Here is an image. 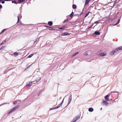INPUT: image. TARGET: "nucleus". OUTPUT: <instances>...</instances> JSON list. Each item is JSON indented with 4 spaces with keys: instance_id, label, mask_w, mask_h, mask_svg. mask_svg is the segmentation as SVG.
I'll return each instance as SVG.
<instances>
[{
    "instance_id": "1",
    "label": "nucleus",
    "mask_w": 122,
    "mask_h": 122,
    "mask_svg": "<svg viewBox=\"0 0 122 122\" xmlns=\"http://www.w3.org/2000/svg\"><path fill=\"white\" fill-rule=\"evenodd\" d=\"M118 50H122V46L119 47L116 49L115 50H113L110 53L111 55H113Z\"/></svg>"
},
{
    "instance_id": "2",
    "label": "nucleus",
    "mask_w": 122,
    "mask_h": 122,
    "mask_svg": "<svg viewBox=\"0 0 122 122\" xmlns=\"http://www.w3.org/2000/svg\"><path fill=\"white\" fill-rule=\"evenodd\" d=\"M108 101H107L106 100H104L102 102V103L103 105L107 106L108 104V102H107Z\"/></svg>"
},
{
    "instance_id": "3",
    "label": "nucleus",
    "mask_w": 122,
    "mask_h": 122,
    "mask_svg": "<svg viewBox=\"0 0 122 122\" xmlns=\"http://www.w3.org/2000/svg\"><path fill=\"white\" fill-rule=\"evenodd\" d=\"M72 100V95L71 94L70 95V96L69 97L68 102L67 105H68L71 102Z\"/></svg>"
},
{
    "instance_id": "4",
    "label": "nucleus",
    "mask_w": 122,
    "mask_h": 122,
    "mask_svg": "<svg viewBox=\"0 0 122 122\" xmlns=\"http://www.w3.org/2000/svg\"><path fill=\"white\" fill-rule=\"evenodd\" d=\"M110 96V95H107L105 97V100L107 101H109V97Z\"/></svg>"
},
{
    "instance_id": "5",
    "label": "nucleus",
    "mask_w": 122,
    "mask_h": 122,
    "mask_svg": "<svg viewBox=\"0 0 122 122\" xmlns=\"http://www.w3.org/2000/svg\"><path fill=\"white\" fill-rule=\"evenodd\" d=\"M80 117V116L78 115L77 116H76V117L74 118L73 119L76 122L79 119Z\"/></svg>"
},
{
    "instance_id": "6",
    "label": "nucleus",
    "mask_w": 122,
    "mask_h": 122,
    "mask_svg": "<svg viewBox=\"0 0 122 122\" xmlns=\"http://www.w3.org/2000/svg\"><path fill=\"white\" fill-rule=\"evenodd\" d=\"M62 35L63 36L69 35V34L67 32H64L62 34Z\"/></svg>"
},
{
    "instance_id": "7",
    "label": "nucleus",
    "mask_w": 122,
    "mask_h": 122,
    "mask_svg": "<svg viewBox=\"0 0 122 122\" xmlns=\"http://www.w3.org/2000/svg\"><path fill=\"white\" fill-rule=\"evenodd\" d=\"M106 54L105 53H102L99 54V55L101 56H106Z\"/></svg>"
},
{
    "instance_id": "8",
    "label": "nucleus",
    "mask_w": 122,
    "mask_h": 122,
    "mask_svg": "<svg viewBox=\"0 0 122 122\" xmlns=\"http://www.w3.org/2000/svg\"><path fill=\"white\" fill-rule=\"evenodd\" d=\"M48 24L50 26H51L53 24L52 22V21H49L48 22Z\"/></svg>"
},
{
    "instance_id": "9",
    "label": "nucleus",
    "mask_w": 122,
    "mask_h": 122,
    "mask_svg": "<svg viewBox=\"0 0 122 122\" xmlns=\"http://www.w3.org/2000/svg\"><path fill=\"white\" fill-rule=\"evenodd\" d=\"M88 111L90 112H92L93 111V108H90L89 109Z\"/></svg>"
},
{
    "instance_id": "10",
    "label": "nucleus",
    "mask_w": 122,
    "mask_h": 122,
    "mask_svg": "<svg viewBox=\"0 0 122 122\" xmlns=\"http://www.w3.org/2000/svg\"><path fill=\"white\" fill-rule=\"evenodd\" d=\"M94 34L97 35H99L100 34V33L99 32L96 31L94 32Z\"/></svg>"
},
{
    "instance_id": "11",
    "label": "nucleus",
    "mask_w": 122,
    "mask_h": 122,
    "mask_svg": "<svg viewBox=\"0 0 122 122\" xmlns=\"http://www.w3.org/2000/svg\"><path fill=\"white\" fill-rule=\"evenodd\" d=\"M14 54L15 56H18V52H15L14 53Z\"/></svg>"
},
{
    "instance_id": "12",
    "label": "nucleus",
    "mask_w": 122,
    "mask_h": 122,
    "mask_svg": "<svg viewBox=\"0 0 122 122\" xmlns=\"http://www.w3.org/2000/svg\"><path fill=\"white\" fill-rule=\"evenodd\" d=\"M32 84V82H31L29 83V84H27V86H31Z\"/></svg>"
},
{
    "instance_id": "13",
    "label": "nucleus",
    "mask_w": 122,
    "mask_h": 122,
    "mask_svg": "<svg viewBox=\"0 0 122 122\" xmlns=\"http://www.w3.org/2000/svg\"><path fill=\"white\" fill-rule=\"evenodd\" d=\"M15 110V109H14V108H13L9 112H8V114H10L11 112L13 111H14Z\"/></svg>"
},
{
    "instance_id": "14",
    "label": "nucleus",
    "mask_w": 122,
    "mask_h": 122,
    "mask_svg": "<svg viewBox=\"0 0 122 122\" xmlns=\"http://www.w3.org/2000/svg\"><path fill=\"white\" fill-rule=\"evenodd\" d=\"M42 92V91H41L40 90V91L37 94V95L39 96L41 94V93Z\"/></svg>"
},
{
    "instance_id": "15",
    "label": "nucleus",
    "mask_w": 122,
    "mask_h": 122,
    "mask_svg": "<svg viewBox=\"0 0 122 122\" xmlns=\"http://www.w3.org/2000/svg\"><path fill=\"white\" fill-rule=\"evenodd\" d=\"M25 0H19L18 3H20L23 2Z\"/></svg>"
},
{
    "instance_id": "16",
    "label": "nucleus",
    "mask_w": 122,
    "mask_h": 122,
    "mask_svg": "<svg viewBox=\"0 0 122 122\" xmlns=\"http://www.w3.org/2000/svg\"><path fill=\"white\" fill-rule=\"evenodd\" d=\"M41 79V78H40L38 79H37L36 80V82H39L40 80Z\"/></svg>"
},
{
    "instance_id": "17",
    "label": "nucleus",
    "mask_w": 122,
    "mask_h": 122,
    "mask_svg": "<svg viewBox=\"0 0 122 122\" xmlns=\"http://www.w3.org/2000/svg\"><path fill=\"white\" fill-rule=\"evenodd\" d=\"M33 54H31L29 55L27 57V58H30L33 56Z\"/></svg>"
},
{
    "instance_id": "18",
    "label": "nucleus",
    "mask_w": 122,
    "mask_h": 122,
    "mask_svg": "<svg viewBox=\"0 0 122 122\" xmlns=\"http://www.w3.org/2000/svg\"><path fill=\"white\" fill-rule=\"evenodd\" d=\"M76 6L75 5L73 4V9H75L76 8Z\"/></svg>"
},
{
    "instance_id": "19",
    "label": "nucleus",
    "mask_w": 122,
    "mask_h": 122,
    "mask_svg": "<svg viewBox=\"0 0 122 122\" xmlns=\"http://www.w3.org/2000/svg\"><path fill=\"white\" fill-rule=\"evenodd\" d=\"M6 30V29H3V30L0 33V34H2V33L4 32L5 30Z\"/></svg>"
},
{
    "instance_id": "20",
    "label": "nucleus",
    "mask_w": 122,
    "mask_h": 122,
    "mask_svg": "<svg viewBox=\"0 0 122 122\" xmlns=\"http://www.w3.org/2000/svg\"><path fill=\"white\" fill-rule=\"evenodd\" d=\"M60 106H61V105H59L58 106H57L55 107V109H57V108L59 107H60Z\"/></svg>"
},
{
    "instance_id": "21",
    "label": "nucleus",
    "mask_w": 122,
    "mask_h": 122,
    "mask_svg": "<svg viewBox=\"0 0 122 122\" xmlns=\"http://www.w3.org/2000/svg\"><path fill=\"white\" fill-rule=\"evenodd\" d=\"M19 105H18L16 106L14 108V109H15V110L17 108H18L19 107Z\"/></svg>"
},
{
    "instance_id": "22",
    "label": "nucleus",
    "mask_w": 122,
    "mask_h": 122,
    "mask_svg": "<svg viewBox=\"0 0 122 122\" xmlns=\"http://www.w3.org/2000/svg\"><path fill=\"white\" fill-rule=\"evenodd\" d=\"M78 52H77L76 53H75L74 54H73L72 55V56L73 57V56H75L77 54H78Z\"/></svg>"
},
{
    "instance_id": "23",
    "label": "nucleus",
    "mask_w": 122,
    "mask_h": 122,
    "mask_svg": "<svg viewBox=\"0 0 122 122\" xmlns=\"http://www.w3.org/2000/svg\"><path fill=\"white\" fill-rule=\"evenodd\" d=\"M73 14H74V13H73V12H72L71 13V14L69 15V16H70V17H72L73 15Z\"/></svg>"
},
{
    "instance_id": "24",
    "label": "nucleus",
    "mask_w": 122,
    "mask_h": 122,
    "mask_svg": "<svg viewBox=\"0 0 122 122\" xmlns=\"http://www.w3.org/2000/svg\"><path fill=\"white\" fill-rule=\"evenodd\" d=\"M120 19H119L118 20L117 23H116V24H115L114 25H117V24H118L120 22Z\"/></svg>"
},
{
    "instance_id": "25",
    "label": "nucleus",
    "mask_w": 122,
    "mask_h": 122,
    "mask_svg": "<svg viewBox=\"0 0 122 122\" xmlns=\"http://www.w3.org/2000/svg\"><path fill=\"white\" fill-rule=\"evenodd\" d=\"M120 19H119L118 20L117 23H116V24H115L114 25H117V24H118L120 22Z\"/></svg>"
},
{
    "instance_id": "26",
    "label": "nucleus",
    "mask_w": 122,
    "mask_h": 122,
    "mask_svg": "<svg viewBox=\"0 0 122 122\" xmlns=\"http://www.w3.org/2000/svg\"><path fill=\"white\" fill-rule=\"evenodd\" d=\"M90 13V12H89L87 14H86V15H85V17H86L87 16H88V15L89 14V13Z\"/></svg>"
},
{
    "instance_id": "27",
    "label": "nucleus",
    "mask_w": 122,
    "mask_h": 122,
    "mask_svg": "<svg viewBox=\"0 0 122 122\" xmlns=\"http://www.w3.org/2000/svg\"><path fill=\"white\" fill-rule=\"evenodd\" d=\"M90 0H88V2H87V0H86V1L85 2V5H87V4H88V2Z\"/></svg>"
},
{
    "instance_id": "28",
    "label": "nucleus",
    "mask_w": 122,
    "mask_h": 122,
    "mask_svg": "<svg viewBox=\"0 0 122 122\" xmlns=\"http://www.w3.org/2000/svg\"><path fill=\"white\" fill-rule=\"evenodd\" d=\"M12 3H13L17 4V3L16 2V1L15 0H13L12 1Z\"/></svg>"
},
{
    "instance_id": "29",
    "label": "nucleus",
    "mask_w": 122,
    "mask_h": 122,
    "mask_svg": "<svg viewBox=\"0 0 122 122\" xmlns=\"http://www.w3.org/2000/svg\"><path fill=\"white\" fill-rule=\"evenodd\" d=\"M6 42V41H3L1 43V45L4 44V43H5Z\"/></svg>"
},
{
    "instance_id": "30",
    "label": "nucleus",
    "mask_w": 122,
    "mask_h": 122,
    "mask_svg": "<svg viewBox=\"0 0 122 122\" xmlns=\"http://www.w3.org/2000/svg\"><path fill=\"white\" fill-rule=\"evenodd\" d=\"M64 98L63 99V100L62 101V102H61V104H59V105H61H61L63 104V101H64Z\"/></svg>"
},
{
    "instance_id": "31",
    "label": "nucleus",
    "mask_w": 122,
    "mask_h": 122,
    "mask_svg": "<svg viewBox=\"0 0 122 122\" xmlns=\"http://www.w3.org/2000/svg\"><path fill=\"white\" fill-rule=\"evenodd\" d=\"M84 55H87V52H86L84 53Z\"/></svg>"
},
{
    "instance_id": "32",
    "label": "nucleus",
    "mask_w": 122,
    "mask_h": 122,
    "mask_svg": "<svg viewBox=\"0 0 122 122\" xmlns=\"http://www.w3.org/2000/svg\"><path fill=\"white\" fill-rule=\"evenodd\" d=\"M65 27H61L59 28V29H63Z\"/></svg>"
},
{
    "instance_id": "33",
    "label": "nucleus",
    "mask_w": 122,
    "mask_h": 122,
    "mask_svg": "<svg viewBox=\"0 0 122 122\" xmlns=\"http://www.w3.org/2000/svg\"><path fill=\"white\" fill-rule=\"evenodd\" d=\"M98 23H99V22L97 21H95L94 23H95V24H98Z\"/></svg>"
},
{
    "instance_id": "34",
    "label": "nucleus",
    "mask_w": 122,
    "mask_h": 122,
    "mask_svg": "<svg viewBox=\"0 0 122 122\" xmlns=\"http://www.w3.org/2000/svg\"><path fill=\"white\" fill-rule=\"evenodd\" d=\"M19 17H18V21H17V23H19Z\"/></svg>"
},
{
    "instance_id": "35",
    "label": "nucleus",
    "mask_w": 122,
    "mask_h": 122,
    "mask_svg": "<svg viewBox=\"0 0 122 122\" xmlns=\"http://www.w3.org/2000/svg\"><path fill=\"white\" fill-rule=\"evenodd\" d=\"M68 21V20L67 19L66 20H65L63 22L65 23V22H67Z\"/></svg>"
},
{
    "instance_id": "36",
    "label": "nucleus",
    "mask_w": 122,
    "mask_h": 122,
    "mask_svg": "<svg viewBox=\"0 0 122 122\" xmlns=\"http://www.w3.org/2000/svg\"><path fill=\"white\" fill-rule=\"evenodd\" d=\"M76 121H75L74 119H73V120L71 122H76Z\"/></svg>"
},
{
    "instance_id": "37",
    "label": "nucleus",
    "mask_w": 122,
    "mask_h": 122,
    "mask_svg": "<svg viewBox=\"0 0 122 122\" xmlns=\"http://www.w3.org/2000/svg\"><path fill=\"white\" fill-rule=\"evenodd\" d=\"M76 121H75L74 119H73V120L71 122H76Z\"/></svg>"
},
{
    "instance_id": "38",
    "label": "nucleus",
    "mask_w": 122,
    "mask_h": 122,
    "mask_svg": "<svg viewBox=\"0 0 122 122\" xmlns=\"http://www.w3.org/2000/svg\"><path fill=\"white\" fill-rule=\"evenodd\" d=\"M4 48V46H2V47H1L0 48V50H1V49H3Z\"/></svg>"
},
{
    "instance_id": "39",
    "label": "nucleus",
    "mask_w": 122,
    "mask_h": 122,
    "mask_svg": "<svg viewBox=\"0 0 122 122\" xmlns=\"http://www.w3.org/2000/svg\"><path fill=\"white\" fill-rule=\"evenodd\" d=\"M2 5H1L0 4V8H2Z\"/></svg>"
},
{
    "instance_id": "40",
    "label": "nucleus",
    "mask_w": 122,
    "mask_h": 122,
    "mask_svg": "<svg viewBox=\"0 0 122 122\" xmlns=\"http://www.w3.org/2000/svg\"><path fill=\"white\" fill-rule=\"evenodd\" d=\"M5 1H2V3L3 4H4L5 3Z\"/></svg>"
},
{
    "instance_id": "41",
    "label": "nucleus",
    "mask_w": 122,
    "mask_h": 122,
    "mask_svg": "<svg viewBox=\"0 0 122 122\" xmlns=\"http://www.w3.org/2000/svg\"><path fill=\"white\" fill-rule=\"evenodd\" d=\"M55 109V107L52 108L51 109H50V110H53V109Z\"/></svg>"
},
{
    "instance_id": "42",
    "label": "nucleus",
    "mask_w": 122,
    "mask_h": 122,
    "mask_svg": "<svg viewBox=\"0 0 122 122\" xmlns=\"http://www.w3.org/2000/svg\"><path fill=\"white\" fill-rule=\"evenodd\" d=\"M117 98H116V99H115V100H114V101L115 102H117Z\"/></svg>"
},
{
    "instance_id": "43",
    "label": "nucleus",
    "mask_w": 122,
    "mask_h": 122,
    "mask_svg": "<svg viewBox=\"0 0 122 122\" xmlns=\"http://www.w3.org/2000/svg\"><path fill=\"white\" fill-rule=\"evenodd\" d=\"M11 0H4L5 1H9Z\"/></svg>"
},
{
    "instance_id": "44",
    "label": "nucleus",
    "mask_w": 122,
    "mask_h": 122,
    "mask_svg": "<svg viewBox=\"0 0 122 122\" xmlns=\"http://www.w3.org/2000/svg\"><path fill=\"white\" fill-rule=\"evenodd\" d=\"M16 103V101H14V104H15Z\"/></svg>"
},
{
    "instance_id": "45",
    "label": "nucleus",
    "mask_w": 122,
    "mask_h": 122,
    "mask_svg": "<svg viewBox=\"0 0 122 122\" xmlns=\"http://www.w3.org/2000/svg\"><path fill=\"white\" fill-rule=\"evenodd\" d=\"M46 26L47 27H48V28H51V27H49V26Z\"/></svg>"
},
{
    "instance_id": "46",
    "label": "nucleus",
    "mask_w": 122,
    "mask_h": 122,
    "mask_svg": "<svg viewBox=\"0 0 122 122\" xmlns=\"http://www.w3.org/2000/svg\"><path fill=\"white\" fill-rule=\"evenodd\" d=\"M91 27H92V26H90V27H89V28H88V29H89L91 28Z\"/></svg>"
},
{
    "instance_id": "47",
    "label": "nucleus",
    "mask_w": 122,
    "mask_h": 122,
    "mask_svg": "<svg viewBox=\"0 0 122 122\" xmlns=\"http://www.w3.org/2000/svg\"><path fill=\"white\" fill-rule=\"evenodd\" d=\"M93 24L91 26H92H92H93Z\"/></svg>"
},
{
    "instance_id": "48",
    "label": "nucleus",
    "mask_w": 122,
    "mask_h": 122,
    "mask_svg": "<svg viewBox=\"0 0 122 122\" xmlns=\"http://www.w3.org/2000/svg\"><path fill=\"white\" fill-rule=\"evenodd\" d=\"M2 0H0V1H1Z\"/></svg>"
},
{
    "instance_id": "49",
    "label": "nucleus",
    "mask_w": 122,
    "mask_h": 122,
    "mask_svg": "<svg viewBox=\"0 0 122 122\" xmlns=\"http://www.w3.org/2000/svg\"><path fill=\"white\" fill-rule=\"evenodd\" d=\"M112 100V99H111V100Z\"/></svg>"
},
{
    "instance_id": "50",
    "label": "nucleus",
    "mask_w": 122,
    "mask_h": 122,
    "mask_svg": "<svg viewBox=\"0 0 122 122\" xmlns=\"http://www.w3.org/2000/svg\"><path fill=\"white\" fill-rule=\"evenodd\" d=\"M112 100V99H111V100Z\"/></svg>"
},
{
    "instance_id": "51",
    "label": "nucleus",
    "mask_w": 122,
    "mask_h": 122,
    "mask_svg": "<svg viewBox=\"0 0 122 122\" xmlns=\"http://www.w3.org/2000/svg\"><path fill=\"white\" fill-rule=\"evenodd\" d=\"M36 41H35V42H36Z\"/></svg>"
},
{
    "instance_id": "52",
    "label": "nucleus",
    "mask_w": 122,
    "mask_h": 122,
    "mask_svg": "<svg viewBox=\"0 0 122 122\" xmlns=\"http://www.w3.org/2000/svg\"><path fill=\"white\" fill-rule=\"evenodd\" d=\"M112 0H111V1Z\"/></svg>"
}]
</instances>
